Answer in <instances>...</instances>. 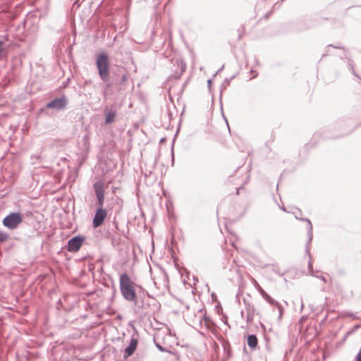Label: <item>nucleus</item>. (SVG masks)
<instances>
[{
    "instance_id": "nucleus-1",
    "label": "nucleus",
    "mask_w": 361,
    "mask_h": 361,
    "mask_svg": "<svg viewBox=\"0 0 361 361\" xmlns=\"http://www.w3.org/2000/svg\"><path fill=\"white\" fill-rule=\"evenodd\" d=\"M95 63L101 80L105 82L106 90L114 87L118 81H119V87L117 90L123 89L124 83L128 80V75L125 71L118 70V73H114L111 78L110 62L107 53L102 51L97 54Z\"/></svg>"
},
{
    "instance_id": "nucleus-2",
    "label": "nucleus",
    "mask_w": 361,
    "mask_h": 361,
    "mask_svg": "<svg viewBox=\"0 0 361 361\" xmlns=\"http://www.w3.org/2000/svg\"><path fill=\"white\" fill-rule=\"evenodd\" d=\"M120 290L123 298L128 302L137 304V294L133 288V282L128 274L123 273L119 279Z\"/></svg>"
},
{
    "instance_id": "nucleus-3",
    "label": "nucleus",
    "mask_w": 361,
    "mask_h": 361,
    "mask_svg": "<svg viewBox=\"0 0 361 361\" xmlns=\"http://www.w3.org/2000/svg\"><path fill=\"white\" fill-rule=\"evenodd\" d=\"M298 212H294V215L296 219L300 220L301 221H304L307 224V236L308 240L305 245V252L306 254L310 257V243L313 238V227L311 221L307 218H302V211L297 208Z\"/></svg>"
},
{
    "instance_id": "nucleus-4",
    "label": "nucleus",
    "mask_w": 361,
    "mask_h": 361,
    "mask_svg": "<svg viewBox=\"0 0 361 361\" xmlns=\"http://www.w3.org/2000/svg\"><path fill=\"white\" fill-rule=\"evenodd\" d=\"M23 221V215L19 212H11L6 215L3 221L2 224L7 228L13 230Z\"/></svg>"
},
{
    "instance_id": "nucleus-5",
    "label": "nucleus",
    "mask_w": 361,
    "mask_h": 361,
    "mask_svg": "<svg viewBox=\"0 0 361 361\" xmlns=\"http://www.w3.org/2000/svg\"><path fill=\"white\" fill-rule=\"evenodd\" d=\"M85 241V237L81 235L73 236L68 240L66 248L71 252H78Z\"/></svg>"
},
{
    "instance_id": "nucleus-6",
    "label": "nucleus",
    "mask_w": 361,
    "mask_h": 361,
    "mask_svg": "<svg viewBox=\"0 0 361 361\" xmlns=\"http://www.w3.org/2000/svg\"><path fill=\"white\" fill-rule=\"evenodd\" d=\"M68 99L63 94L60 97L55 98L51 102L47 103L45 108L48 109H55L57 111H61L67 106Z\"/></svg>"
},
{
    "instance_id": "nucleus-7",
    "label": "nucleus",
    "mask_w": 361,
    "mask_h": 361,
    "mask_svg": "<svg viewBox=\"0 0 361 361\" xmlns=\"http://www.w3.org/2000/svg\"><path fill=\"white\" fill-rule=\"evenodd\" d=\"M93 189L97 198V206H103L104 202V188L102 180L96 181L93 184Z\"/></svg>"
},
{
    "instance_id": "nucleus-8",
    "label": "nucleus",
    "mask_w": 361,
    "mask_h": 361,
    "mask_svg": "<svg viewBox=\"0 0 361 361\" xmlns=\"http://www.w3.org/2000/svg\"><path fill=\"white\" fill-rule=\"evenodd\" d=\"M98 207L99 208L96 210L92 219V226L94 228L102 226L107 216V212L103 208V206Z\"/></svg>"
},
{
    "instance_id": "nucleus-9",
    "label": "nucleus",
    "mask_w": 361,
    "mask_h": 361,
    "mask_svg": "<svg viewBox=\"0 0 361 361\" xmlns=\"http://www.w3.org/2000/svg\"><path fill=\"white\" fill-rule=\"evenodd\" d=\"M258 286V291L263 297V298L269 302L271 305H275L279 312V319H281L282 314H283V308L281 305L274 298H272L265 290H264L259 285Z\"/></svg>"
},
{
    "instance_id": "nucleus-10",
    "label": "nucleus",
    "mask_w": 361,
    "mask_h": 361,
    "mask_svg": "<svg viewBox=\"0 0 361 361\" xmlns=\"http://www.w3.org/2000/svg\"><path fill=\"white\" fill-rule=\"evenodd\" d=\"M138 343L137 338L133 335L128 345L124 349V358L131 356L135 351Z\"/></svg>"
},
{
    "instance_id": "nucleus-11",
    "label": "nucleus",
    "mask_w": 361,
    "mask_h": 361,
    "mask_svg": "<svg viewBox=\"0 0 361 361\" xmlns=\"http://www.w3.org/2000/svg\"><path fill=\"white\" fill-rule=\"evenodd\" d=\"M172 62L175 61V64L177 66V68L173 71V73L171 75L174 79H178L182 75L183 73L185 70V64L183 63V60L176 59L175 60H172Z\"/></svg>"
},
{
    "instance_id": "nucleus-12",
    "label": "nucleus",
    "mask_w": 361,
    "mask_h": 361,
    "mask_svg": "<svg viewBox=\"0 0 361 361\" xmlns=\"http://www.w3.org/2000/svg\"><path fill=\"white\" fill-rule=\"evenodd\" d=\"M105 114V124H111L114 122L116 116L115 110L107 109L104 110Z\"/></svg>"
},
{
    "instance_id": "nucleus-13",
    "label": "nucleus",
    "mask_w": 361,
    "mask_h": 361,
    "mask_svg": "<svg viewBox=\"0 0 361 361\" xmlns=\"http://www.w3.org/2000/svg\"><path fill=\"white\" fill-rule=\"evenodd\" d=\"M246 321L247 323H250L253 321V318L255 316V314L256 313V310L255 307L251 305H246Z\"/></svg>"
},
{
    "instance_id": "nucleus-14",
    "label": "nucleus",
    "mask_w": 361,
    "mask_h": 361,
    "mask_svg": "<svg viewBox=\"0 0 361 361\" xmlns=\"http://www.w3.org/2000/svg\"><path fill=\"white\" fill-rule=\"evenodd\" d=\"M247 343L248 347L251 350H254L257 348L258 344V339L255 334H249L247 337Z\"/></svg>"
},
{
    "instance_id": "nucleus-15",
    "label": "nucleus",
    "mask_w": 361,
    "mask_h": 361,
    "mask_svg": "<svg viewBox=\"0 0 361 361\" xmlns=\"http://www.w3.org/2000/svg\"><path fill=\"white\" fill-rule=\"evenodd\" d=\"M7 238H8V235L0 231V244L4 243V241H6Z\"/></svg>"
},
{
    "instance_id": "nucleus-16",
    "label": "nucleus",
    "mask_w": 361,
    "mask_h": 361,
    "mask_svg": "<svg viewBox=\"0 0 361 361\" xmlns=\"http://www.w3.org/2000/svg\"><path fill=\"white\" fill-rule=\"evenodd\" d=\"M203 319L206 323V326L207 328H209V323L211 322L210 319H209V317L207 316L206 314H204L203 316Z\"/></svg>"
},
{
    "instance_id": "nucleus-17",
    "label": "nucleus",
    "mask_w": 361,
    "mask_h": 361,
    "mask_svg": "<svg viewBox=\"0 0 361 361\" xmlns=\"http://www.w3.org/2000/svg\"><path fill=\"white\" fill-rule=\"evenodd\" d=\"M155 345L161 352H167L168 351V350L166 348H164L159 343H155Z\"/></svg>"
},
{
    "instance_id": "nucleus-18",
    "label": "nucleus",
    "mask_w": 361,
    "mask_h": 361,
    "mask_svg": "<svg viewBox=\"0 0 361 361\" xmlns=\"http://www.w3.org/2000/svg\"><path fill=\"white\" fill-rule=\"evenodd\" d=\"M308 270L310 273H313L312 263L310 260L308 262Z\"/></svg>"
},
{
    "instance_id": "nucleus-19",
    "label": "nucleus",
    "mask_w": 361,
    "mask_h": 361,
    "mask_svg": "<svg viewBox=\"0 0 361 361\" xmlns=\"http://www.w3.org/2000/svg\"><path fill=\"white\" fill-rule=\"evenodd\" d=\"M355 361H361V347L357 355L355 357Z\"/></svg>"
},
{
    "instance_id": "nucleus-20",
    "label": "nucleus",
    "mask_w": 361,
    "mask_h": 361,
    "mask_svg": "<svg viewBox=\"0 0 361 361\" xmlns=\"http://www.w3.org/2000/svg\"><path fill=\"white\" fill-rule=\"evenodd\" d=\"M264 338H265V340H266V341H267V343H266V346H265V347H266V349H267L268 351H271V348H270V346H269V343H268V339L267 338V337H264Z\"/></svg>"
},
{
    "instance_id": "nucleus-21",
    "label": "nucleus",
    "mask_w": 361,
    "mask_h": 361,
    "mask_svg": "<svg viewBox=\"0 0 361 361\" xmlns=\"http://www.w3.org/2000/svg\"><path fill=\"white\" fill-rule=\"evenodd\" d=\"M315 276L318 279H322L324 283L326 282V279L324 276L321 275V276Z\"/></svg>"
},
{
    "instance_id": "nucleus-22",
    "label": "nucleus",
    "mask_w": 361,
    "mask_h": 361,
    "mask_svg": "<svg viewBox=\"0 0 361 361\" xmlns=\"http://www.w3.org/2000/svg\"><path fill=\"white\" fill-rule=\"evenodd\" d=\"M234 78H235V75H233L230 78H226L225 82L228 84L231 82V80H232Z\"/></svg>"
},
{
    "instance_id": "nucleus-23",
    "label": "nucleus",
    "mask_w": 361,
    "mask_h": 361,
    "mask_svg": "<svg viewBox=\"0 0 361 361\" xmlns=\"http://www.w3.org/2000/svg\"><path fill=\"white\" fill-rule=\"evenodd\" d=\"M224 68V66L223 65L214 74V76H215L216 74H218L219 73H220L221 71H223V69Z\"/></svg>"
},
{
    "instance_id": "nucleus-24",
    "label": "nucleus",
    "mask_w": 361,
    "mask_h": 361,
    "mask_svg": "<svg viewBox=\"0 0 361 361\" xmlns=\"http://www.w3.org/2000/svg\"><path fill=\"white\" fill-rule=\"evenodd\" d=\"M328 47H334V48H336V49H343V47H339L338 45L334 46L332 44H329Z\"/></svg>"
},
{
    "instance_id": "nucleus-25",
    "label": "nucleus",
    "mask_w": 361,
    "mask_h": 361,
    "mask_svg": "<svg viewBox=\"0 0 361 361\" xmlns=\"http://www.w3.org/2000/svg\"><path fill=\"white\" fill-rule=\"evenodd\" d=\"M279 207H280V209H281L282 211L286 212H287V210H286V207H285L284 206Z\"/></svg>"
},
{
    "instance_id": "nucleus-26",
    "label": "nucleus",
    "mask_w": 361,
    "mask_h": 361,
    "mask_svg": "<svg viewBox=\"0 0 361 361\" xmlns=\"http://www.w3.org/2000/svg\"><path fill=\"white\" fill-rule=\"evenodd\" d=\"M3 45V42L1 40H0V54L1 53L2 51V48H1V46Z\"/></svg>"
},
{
    "instance_id": "nucleus-27",
    "label": "nucleus",
    "mask_w": 361,
    "mask_h": 361,
    "mask_svg": "<svg viewBox=\"0 0 361 361\" xmlns=\"http://www.w3.org/2000/svg\"><path fill=\"white\" fill-rule=\"evenodd\" d=\"M352 69H353V68H352ZM353 74L355 77H357V78H358V77H359V75L357 74V73H356L354 70H353Z\"/></svg>"
},
{
    "instance_id": "nucleus-28",
    "label": "nucleus",
    "mask_w": 361,
    "mask_h": 361,
    "mask_svg": "<svg viewBox=\"0 0 361 361\" xmlns=\"http://www.w3.org/2000/svg\"><path fill=\"white\" fill-rule=\"evenodd\" d=\"M207 84H208V87H209L211 86V84H212V80L211 79H209L207 80Z\"/></svg>"
},
{
    "instance_id": "nucleus-29",
    "label": "nucleus",
    "mask_w": 361,
    "mask_h": 361,
    "mask_svg": "<svg viewBox=\"0 0 361 361\" xmlns=\"http://www.w3.org/2000/svg\"><path fill=\"white\" fill-rule=\"evenodd\" d=\"M348 133H343L342 135H339V136H334V137H332L331 138H336V137H341V136H343L345 135H347Z\"/></svg>"
},
{
    "instance_id": "nucleus-30",
    "label": "nucleus",
    "mask_w": 361,
    "mask_h": 361,
    "mask_svg": "<svg viewBox=\"0 0 361 361\" xmlns=\"http://www.w3.org/2000/svg\"><path fill=\"white\" fill-rule=\"evenodd\" d=\"M357 78L359 80V83L361 84V78L359 76Z\"/></svg>"
},
{
    "instance_id": "nucleus-31",
    "label": "nucleus",
    "mask_w": 361,
    "mask_h": 361,
    "mask_svg": "<svg viewBox=\"0 0 361 361\" xmlns=\"http://www.w3.org/2000/svg\"><path fill=\"white\" fill-rule=\"evenodd\" d=\"M327 55V54H324L322 56V59H323L324 57H325Z\"/></svg>"
},
{
    "instance_id": "nucleus-32",
    "label": "nucleus",
    "mask_w": 361,
    "mask_h": 361,
    "mask_svg": "<svg viewBox=\"0 0 361 361\" xmlns=\"http://www.w3.org/2000/svg\"><path fill=\"white\" fill-rule=\"evenodd\" d=\"M257 75V73H255V75L252 78H256Z\"/></svg>"
}]
</instances>
